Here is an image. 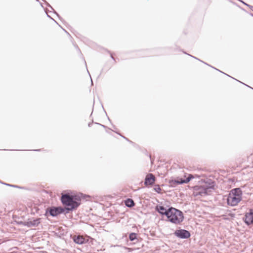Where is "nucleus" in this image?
<instances>
[{"mask_svg":"<svg viewBox=\"0 0 253 253\" xmlns=\"http://www.w3.org/2000/svg\"><path fill=\"white\" fill-rule=\"evenodd\" d=\"M125 204L128 207H132L134 206V201L131 199H127L125 201Z\"/></svg>","mask_w":253,"mask_h":253,"instance_id":"ddd939ff","label":"nucleus"},{"mask_svg":"<svg viewBox=\"0 0 253 253\" xmlns=\"http://www.w3.org/2000/svg\"><path fill=\"white\" fill-rule=\"evenodd\" d=\"M103 130V126L101 125H96L94 127V131L96 133H100Z\"/></svg>","mask_w":253,"mask_h":253,"instance_id":"4468645a","label":"nucleus"},{"mask_svg":"<svg viewBox=\"0 0 253 253\" xmlns=\"http://www.w3.org/2000/svg\"><path fill=\"white\" fill-rule=\"evenodd\" d=\"M154 190L158 193H161V188L159 185H156L154 187Z\"/></svg>","mask_w":253,"mask_h":253,"instance_id":"dca6fc26","label":"nucleus"},{"mask_svg":"<svg viewBox=\"0 0 253 253\" xmlns=\"http://www.w3.org/2000/svg\"><path fill=\"white\" fill-rule=\"evenodd\" d=\"M243 220L248 226L253 225V209H250L246 211Z\"/></svg>","mask_w":253,"mask_h":253,"instance_id":"39448f33","label":"nucleus"},{"mask_svg":"<svg viewBox=\"0 0 253 253\" xmlns=\"http://www.w3.org/2000/svg\"><path fill=\"white\" fill-rule=\"evenodd\" d=\"M198 177L197 175H192L191 174H189L188 175V177L185 179H182L181 178L178 179L175 181V182L177 184H182V183H188L192 178H194L195 177Z\"/></svg>","mask_w":253,"mask_h":253,"instance_id":"9d476101","label":"nucleus"},{"mask_svg":"<svg viewBox=\"0 0 253 253\" xmlns=\"http://www.w3.org/2000/svg\"><path fill=\"white\" fill-rule=\"evenodd\" d=\"M157 211L161 214L167 216L168 213V209H166L164 207L161 206H158L156 207Z\"/></svg>","mask_w":253,"mask_h":253,"instance_id":"f8f14e48","label":"nucleus"},{"mask_svg":"<svg viewBox=\"0 0 253 253\" xmlns=\"http://www.w3.org/2000/svg\"><path fill=\"white\" fill-rule=\"evenodd\" d=\"M40 220V218L29 220L26 222H25L24 225L28 227H37L41 223Z\"/></svg>","mask_w":253,"mask_h":253,"instance_id":"6e6552de","label":"nucleus"},{"mask_svg":"<svg viewBox=\"0 0 253 253\" xmlns=\"http://www.w3.org/2000/svg\"><path fill=\"white\" fill-rule=\"evenodd\" d=\"M242 199V191L240 188L233 189L230 191L228 198L227 203L231 206H235Z\"/></svg>","mask_w":253,"mask_h":253,"instance_id":"7ed1b4c3","label":"nucleus"},{"mask_svg":"<svg viewBox=\"0 0 253 253\" xmlns=\"http://www.w3.org/2000/svg\"><path fill=\"white\" fill-rule=\"evenodd\" d=\"M156 180L155 176L152 173L148 174L145 179L144 184L146 186H151L153 185Z\"/></svg>","mask_w":253,"mask_h":253,"instance_id":"423d86ee","label":"nucleus"},{"mask_svg":"<svg viewBox=\"0 0 253 253\" xmlns=\"http://www.w3.org/2000/svg\"><path fill=\"white\" fill-rule=\"evenodd\" d=\"M49 213L52 216H55L62 213L64 209L61 207H52L49 209Z\"/></svg>","mask_w":253,"mask_h":253,"instance_id":"1a4fd4ad","label":"nucleus"},{"mask_svg":"<svg viewBox=\"0 0 253 253\" xmlns=\"http://www.w3.org/2000/svg\"><path fill=\"white\" fill-rule=\"evenodd\" d=\"M61 201L64 205L69 207L68 208L69 210H72L77 208L80 204L79 203L80 200L77 196H70L67 194L62 196Z\"/></svg>","mask_w":253,"mask_h":253,"instance_id":"20e7f679","label":"nucleus"},{"mask_svg":"<svg viewBox=\"0 0 253 253\" xmlns=\"http://www.w3.org/2000/svg\"><path fill=\"white\" fill-rule=\"evenodd\" d=\"M137 235L134 233H131L129 234V239L130 241H133L136 239Z\"/></svg>","mask_w":253,"mask_h":253,"instance_id":"2eb2a0df","label":"nucleus"},{"mask_svg":"<svg viewBox=\"0 0 253 253\" xmlns=\"http://www.w3.org/2000/svg\"><path fill=\"white\" fill-rule=\"evenodd\" d=\"M74 241L78 244H84L85 242L84 238L82 236H75L73 237Z\"/></svg>","mask_w":253,"mask_h":253,"instance_id":"9b49d317","label":"nucleus"},{"mask_svg":"<svg viewBox=\"0 0 253 253\" xmlns=\"http://www.w3.org/2000/svg\"><path fill=\"white\" fill-rule=\"evenodd\" d=\"M213 187V183L201 180L200 185L193 187V195L197 198L205 196L208 194L209 190Z\"/></svg>","mask_w":253,"mask_h":253,"instance_id":"f257e3e1","label":"nucleus"},{"mask_svg":"<svg viewBox=\"0 0 253 253\" xmlns=\"http://www.w3.org/2000/svg\"><path fill=\"white\" fill-rule=\"evenodd\" d=\"M167 217L169 221L175 224L180 223L184 218L183 213L180 211L172 207L168 209Z\"/></svg>","mask_w":253,"mask_h":253,"instance_id":"f03ea898","label":"nucleus"},{"mask_svg":"<svg viewBox=\"0 0 253 253\" xmlns=\"http://www.w3.org/2000/svg\"><path fill=\"white\" fill-rule=\"evenodd\" d=\"M176 236L181 238H188L190 236V233L184 229L178 230L175 232Z\"/></svg>","mask_w":253,"mask_h":253,"instance_id":"0eeeda50","label":"nucleus"}]
</instances>
